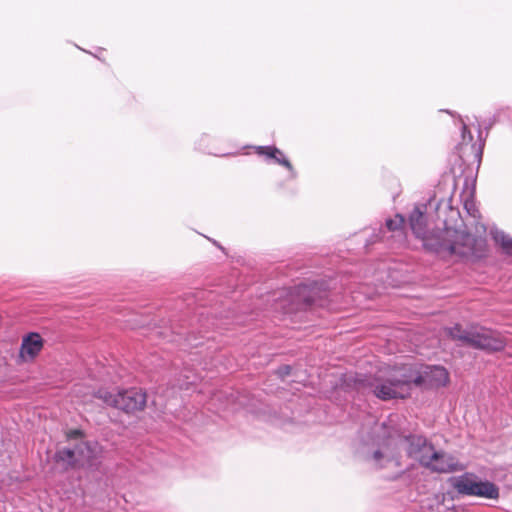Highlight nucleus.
<instances>
[{"label":"nucleus","mask_w":512,"mask_h":512,"mask_svg":"<svg viewBox=\"0 0 512 512\" xmlns=\"http://www.w3.org/2000/svg\"><path fill=\"white\" fill-rule=\"evenodd\" d=\"M449 373L442 366H425L418 369L406 364L380 370L375 375L356 374L347 380L348 385L363 394H372L380 400L407 398L413 387L424 389L447 385Z\"/></svg>","instance_id":"1"},{"label":"nucleus","mask_w":512,"mask_h":512,"mask_svg":"<svg viewBox=\"0 0 512 512\" xmlns=\"http://www.w3.org/2000/svg\"><path fill=\"white\" fill-rule=\"evenodd\" d=\"M413 234L422 240L426 250L442 257L457 255L462 258L483 256L486 240L482 236H473L464 230L445 225L443 230L429 231L423 211L416 207L409 217Z\"/></svg>","instance_id":"2"},{"label":"nucleus","mask_w":512,"mask_h":512,"mask_svg":"<svg viewBox=\"0 0 512 512\" xmlns=\"http://www.w3.org/2000/svg\"><path fill=\"white\" fill-rule=\"evenodd\" d=\"M69 441H76L73 447L59 449L55 454L57 463L65 469L74 467H94L99 463L102 448L96 441L83 438L80 430H71L67 433Z\"/></svg>","instance_id":"3"},{"label":"nucleus","mask_w":512,"mask_h":512,"mask_svg":"<svg viewBox=\"0 0 512 512\" xmlns=\"http://www.w3.org/2000/svg\"><path fill=\"white\" fill-rule=\"evenodd\" d=\"M448 334L461 345L488 352L500 351L505 347V341L500 334L484 327L462 329L460 325H455L448 329Z\"/></svg>","instance_id":"4"},{"label":"nucleus","mask_w":512,"mask_h":512,"mask_svg":"<svg viewBox=\"0 0 512 512\" xmlns=\"http://www.w3.org/2000/svg\"><path fill=\"white\" fill-rule=\"evenodd\" d=\"M96 397L103 400L107 405L126 413L142 410L146 404V394L137 388H131L117 394L107 390H99Z\"/></svg>","instance_id":"5"},{"label":"nucleus","mask_w":512,"mask_h":512,"mask_svg":"<svg viewBox=\"0 0 512 512\" xmlns=\"http://www.w3.org/2000/svg\"><path fill=\"white\" fill-rule=\"evenodd\" d=\"M358 454L363 460L377 468L386 466L397 456L390 439H384L381 442L373 440L371 443H363L358 448Z\"/></svg>","instance_id":"6"},{"label":"nucleus","mask_w":512,"mask_h":512,"mask_svg":"<svg viewBox=\"0 0 512 512\" xmlns=\"http://www.w3.org/2000/svg\"><path fill=\"white\" fill-rule=\"evenodd\" d=\"M427 462L429 463L424 467L436 473H451L464 469V466L454 456L442 450L434 449Z\"/></svg>","instance_id":"7"},{"label":"nucleus","mask_w":512,"mask_h":512,"mask_svg":"<svg viewBox=\"0 0 512 512\" xmlns=\"http://www.w3.org/2000/svg\"><path fill=\"white\" fill-rule=\"evenodd\" d=\"M404 440L407 443L408 456L424 467L428 463V457L435 449L433 444L422 435H409Z\"/></svg>","instance_id":"8"},{"label":"nucleus","mask_w":512,"mask_h":512,"mask_svg":"<svg viewBox=\"0 0 512 512\" xmlns=\"http://www.w3.org/2000/svg\"><path fill=\"white\" fill-rule=\"evenodd\" d=\"M478 479L474 474L465 473L452 478V487L462 495L473 496L476 491Z\"/></svg>","instance_id":"9"},{"label":"nucleus","mask_w":512,"mask_h":512,"mask_svg":"<svg viewBox=\"0 0 512 512\" xmlns=\"http://www.w3.org/2000/svg\"><path fill=\"white\" fill-rule=\"evenodd\" d=\"M473 496L495 500L499 498V488L490 481L479 480Z\"/></svg>","instance_id":"10"},{"label":"nucleus","mask_w":512,"mask_h":512,"mask_svg":"<svg viewBox=\"0 0 512 512\" xmlns=\"http://www.w3.org/2000/svg\"><path fill=\"white\" fill-rule=\"evenodd\" d=\"M490 235L506 255L512 256V237L497 228L491 229Z\"/></svg>","instance_id":"11"},{"label":"nucleus","mask_w":512,"mask_h":512,"mask_svg":"<svg viewBox=\"0 0 512 512\" xmlns=\"http://www.w3.org/2000/svg\"><path fill=\"white\" fill-rule=\"evenodd\" d=\"M19 356L23 360L32 359V332L25 335Z\"/></svg>","instance_id":"12"},{"label":"nucleus","mask_w":512,"mask_h":512,"mask_svg":"<svg viewBox=\"0 0 512 512\" xmlns=\"http://www.w3.org/2000/svg\"><path fill=\"white\" fill-rule=\"evenodd\" d=\"M405 223L404 217L397 214L393 219H387L385 226L387 230L392 232H402L403 225Z\"/></svg>","instance_id":"13"},{"label":"nucleus","mask_w":512,"mask_h":512,"mask_svg":"<svg viewBox=\"0 0 512 512\" xmlns=\"http://www.w3.org/2000/svg\"><path fill=\"white\" fill-rule=\"evenodd\" d=\"M255 149L258 155L265 156L267 159H271L275 155H282V151L275 146H257Z\"/></svg>","instance_id":"14"},{"label":"nucleus","mask_w":512,"mask_h":512,"mask_svg":"<svg viewBox=\"0 0 512 512\" xmlns=\"http://www.w3.org/2000/svg\"><path fill=\"white\" fill-rule=\"evenodd\" d=\"M271 160H273L275 163H278L279 165H282L285 168H287L290 171V175H291L292 179L296 178L297 173L294 170L290 161L285 157L283 152H282V155H275V157H271Z\"/></svg>","instance_id":"15"},{"label":"nucleus","mask_w":512,"mask_h":512,"mask_svg":"<svg viewBox=\"0 0 512 512\" xmlns=\"http://www.w3.org/2000/svg\"><path fill=\"white\" fill-rule=\"evenodd\" d=\"M461 137L462 144H468L473 140V135L464 122H462Z\"/></svg>","instance_id":"16"},{"label":"nucleus","mask_w":512,"mask_h":512,"mask_svg":"<svg viewBox=\"0 0 512 512\" xmlns=\"http://www.w3.org/2000/svg\"><path fill=\"white\" fill-rule=\"evenodd\" d=\"M307 286H299L297 288V295L303 296V302L305 305H310L313 303V299L310 296H306Z\"/></svg>","instance_id":"17"},{"label":"nucleus","mask_w":512,"mask_h":512,"mask_svg":"<svg viewBox=\"0 0 512 512\" xmlns=\"http://www.w3.org/2000/svg\"><path fill=\"white\" fill-rule=\"evenodd\" d=\"M43 347V339L41 336L34 332V357L38 354Z\"/></svg>","instance_id":"18"},{"label":"nucleus","mask_w":512,"mask_h":512,"mask_svg":"<svg viewBox=\"0 0 512 512\" xmlns=\"http://www.w3.org/2000/svg\"><path fill=\"white\" fill-rule=\"evenodd\" d=\"M291 372V367L289 365H284L282 367H280L278 370H277V374L284 378L286 376H288Z\"/></svg>","instance_id":"19"},{"label":"nucleus","mask_w":512,"mask_h":512,"mask_svg":"<svg viewBox=\"0 0 512 512\" xmlns=\"http://www.w3.org/2000/svg\"><path fill=\"white\" fill-rule=\"evenodd\" d=\"M465 208L468 211L469 214H471L473 217H475V213L477 212L476 209L473 207V203H470L468 201L465 202Z\"/></svg>","instance_id":"20"},{"label":"nucleus","mask_w":512,"mask_h":512,"mask_svg":"<svg viewBox=\"0 0 512 512\" xmlns=\"http://www.w3.org/2000/svg\"><path fill=\"white\" fill-rule=\"evenodd\" d=\"M294 310V308H289L286 312L289 313V312H292Z\"/></svg>","instance_id":"21"}]
</instances>
